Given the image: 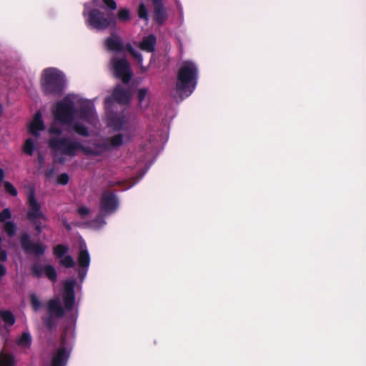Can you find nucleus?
<instances>
[{
	"mask_svg": "<svg viewBox=\"0 0 366 366\" xmlns=\"http://www.w3.org/2000/svg\"><path fill=\"white\" fill-rule=\"evenodd\" d=\"M54 121L48 128L49 146L54 153L55 161L64 163L79 152L99 155L107 149L117 147L124 142L123 134L112 137L105 145H84L71 138H59L66 129L81 136L92 134L99 124L94 104L79 94H69L52 108Z\"/></svg>",
	"mask_w": 366,
	"mask_h": 366,
	"instance_id": "obj_1",
	"label": "nucleus"
},
{
	"mask_svg": "<svg viewBox=\"0 0 366 366\" xmlns=\"http://www.w3.org/2000/svg\"><path fill=\"white\" fill-rule=\"evenodd\" d=\"M101 6L100 0H92L91 3L84 4L83 16L88 27L98 31H103L115 26L116 19L111 14L101 11L99 7Z\"/></svg>",
	"mask_w": 366,
	"mask_h": 366,
	"instance_id": "obj_2",
	"label": "nucleus"
},
{
	"mask_svg": "<svg viewBox=\"0 0 366 366\" xmlns=\"http://www.w3.org/2000/svg\"><path fill=\"white\" fill-rule=\"evenodd\" d=\"M198 78V68L191 61H183L179 66L176 90L182 99L187 97L194 91Z\"/></svg>",
	"mask_w": 366,
	"mask_h": 366,
	"instance_id": "obj_3",
	"label": "nucleus"
},
{
	"mask_svg": "<svg viewBox=\"0 0 366 366\" xmlns=\"http://www.w3.org/2000/svg\"><path fill=\"white\" fill-rule=\"evenodd\" d=\"M75 280H66L63 284V289L61 295L64 301V308L61 306L59 298H54L50 300L47 305V311L51 317H59L64 314V310L70 311L74 307L75 296L74 285Z\"/></svg>",
	"mask_w": 366,
	"mask_h": 366,
	"instance_id": "obj_4",
	"label": "nucleus"
},
{
	"mask_svg": "<svg viewBox=\"0 0 366 366\" xmlns=\"http://www.w3.org/2000/svg\"><path fill=\"white\" fill-rule=\"evenodd\" d=\"M64 74L57 69L47 68L41 74V86L45 94L60 92L65 84Z\"/></svg>",
	"mask_w": 366,
	"mask_h": 366,
	"instance_id": "obj_5",
	"label": "nucleus"
},
{
	"mask_svg": "<svg viewBox=\"0 0 366 366\" xmlns=\"http://www.w3.org/2000/svg\"><path fill=\"white\" fill-rule=\"evenodd\" d=\"M29 210L27 216L29 219L35 226L36 230L40 234L43 228H46L47 226H41L39 220L42 219L46 221L47 217L41 212V205L35 198L34 191L31 190L28 196Z\"/></svg>",
	"mask_w": 366,
	"mask_h": 366,
	"instance_id": "obj_6",
	"label": "nucleus"
},
{
	"mask_svg": "<svg viewBox=\"0 0 366 366\" xmlns=\"http://www.w3.org/2000/svg\"><path fill=\"white\" fill-rule=\"evenodd\" d=\"M111 63L114 75L121 79L122 81L128 82L132 77V73L127 61L124 58H113Z\"/></svg>",
	"mask_w": 366,
	"mask_h": 366,
	"instance_id": "obj_7",
	"label": "nucleus"
},
{
	"mask_svg": "<svg viewBox=\"0 0 366 366\" xmlns=\"http://www.w3.org/2000/svg\"><path fill=\"white\" fill-rule=\"evenodd\" d=\"M78 265L81 269L79 276L83 280L86 274L90 264V255L85 242L80 238L79 239Z\"/></svg>",
	"mask_w": 366,
	"mask_h": 366,
	"instance_id": "obj_8",
	"label": "nucleus"
},
{
	"mask_svg": "<svg viewBox=\"0 0 366 366\" xmlns=\"http://www.w3.org/2000/svg\"><path fill=\"white\" fill-rule=\"evenodd\" d=\"M119 206L117 197L110 192H104L100 201L101 213L104 215L111 214L114 212Z\"/></svg>",
	"mask_w": 366,
	"mask_h": 366,
	"instance_id": "obj_9",
	"label": "nucleus"
},
{
	"mask_svg": "<svg viewBox=\"0 0 366 366\" xmlns=\"http://www.w3.org/2000/svg\"><path fill=\"white\" fill-rule=\"evenodd\" d=\"M132 98L131 92L129 90H125L122 86H118L114 90L112 96L108 98L105 101V107L107 111L108 110L110 104L114 101L121 104H127L130 102Z\"/></svg>",
	"mask_w": 366,
	"mask_h": 366,
	"instance_id": "obj_10",
	"label": "nucleus"
},
{
	"mask_svg": "<svg viewBox=\"0 0 366 366\" xmlns=\"http://www.w3.org/2000/svg\"><path fill=\"white\" fill-rule=\"evenodd\" d=\"M63 346L57 349L52 355L51 366H66L70 354V348L66 346L63 339Z\"/></svg>",
	"mask_w": 366,
	"mask_h": 366,
	"instance_id": "obj_11",
	"label": "nucleus"
},
{
	"mask_svg": "<svg viewBox=\"0 0 366 366\" xmlns=\"http://www.w3.org/2000/svg\"><path fill=\"white\" fill-rule=\"evenodd\" d=\"M28 132L36 137L40 136L41 132L45 129L42 114L40 111L36 112L32 119L28 123Z\"/></svg>",
	"mask_w": 366,
	"mask_h": 366,
	"instance_id": "obj_12",
	"label": "nucleus"
},
{
	"mask_svg": "<svg viewBox=\"0 0 366 366\" xmlns=\"http://www.w3.org/2000/svg\"><path fill=\"white\" fill-rule=\"evenodd\" d=\"M29 235L24 234L21 237V246L24 251L29 254L40 255L45 252L46 247L42 244H31Z\"/></svg>",
	"mask_w": 366,
	"mask_h": 366,
	"instance_id": "obj_13",
	"label": "nucleus"
},
{
	"mask_svg": "<svg viewBox=\"0 0 366 366\" xmlns=\"http://www.w3.org/2000/svg\"><path fill=\"white\" fill-rule=\"evenodd\" d=\"M126 121L125 117L120 114H114L108 117L107 126L114 131H121L126 134L127 131L124 129Z\"/></svg>",
	"mask_w": 366,
	"mask_h": 366,
	"instance_id": "obj_14",
	"label": "nucleus"
},
{
	"mask_svg": "<svg viewBox=\"0 0 366 366\" xmlns=\"http://www.w3.org/2000/svg\"><path fill=\"white\" fill-rule=\"evenodd\" d=\"M34 274L38 277L45 275L52 281L56 280V272L55 269L51 265L42 266L40 264H35L33 267Z\"/></svg>",
	"mask_w": 366,
	"mask_h": 366,
	"instance_id": "obj_15",
	"label": "nucleus"
},
{
	"mask_svg": "<svg viewBox=\"0 0 366 366\" xmlns=\"http://www.w3.org/2000/svg\"><path fill=\"white\" fill-rule=\"evenodd\" d=\"M15 322V317L10 311H0V333L8 332V327Z\"/></svg>",
	"mask_w": 366,
	"mask_h": 366,
	"instance_id": "obj_16",
	"label": "nucleus"
},
{
	"mask_svg": "<svg viewBox=\"0 0 366 366\" xmlns=\"http://www.w3.org/2000/svg\"><path fill=\"white\" fill-rule=\"evenodd\" d=\"M105 46L107 50L117 53L123 49V44L121 38L114 34L105 40Z\"/></svg>",
	"mask_w": 366,
	"mask_h": 366,
	"instance_id": "obj_17",
	"label": "nucleus"
},
{
	"mask_svg": "<svg viewBox=\"0 0 366 366\" xmlns=\"http://www.w3.org/2000/svg\"><path fill=\"white\" fill-rule=\"evenodd\" d=\"M157 43L156 37L152 35H148L142 39V41L139 43V48L147 52H153L154 50V46Z\"/></svg>",
	"mask_w": 366,
	"mask_h": 366,
	"instance_id": "obj_18",
	"label": "nucleus"
},
{
	"mask_svg": "<svg viewBox=\"0 0 366 366\" xmlns=\"http://www.w3.org/2000/svg\"><path fill=\"white\" fill-rule=\"evenodd\" d=\"M137 99L139 102V106L142 109L147 108L150 102V98L148 93V89L146 88L139 89L137 91Z\"/></svg>",
	"mask_w": 366,
	"mask_h": 366,
	"instance_id": "obj_19",
	"label": "nucleus"
},
{
	"mask_svg": "<svg viewBox=\"0 0 366 366\" xmlns=\"http://www.w3.org/2000/svg\"><path fill=\"white\" fill-rule=\"evenodd\" d=\"M117 19L120 22H127L132 19L131 11L127 8H120L117 13Z\"/></svg>",
	"mask_w": 366,
	"mask_h": 366,
	"instance_id": "obj_20",
	"label": "nucleus"
},
{
	"mask_svg": "<svg viewBox=\"0 0 366 366\" xmlns=\"http://www.w3.org/2000/svg\"><path fill=\"white\" fill-rule=\"evenodd\" d=\"M31 343V337L27 332L22 333L21 336L17 340V344L22 348H29Z\"/></svg>",
	"mask_w": 366,
	"mask_h": 366,
	"instance_id": "obj_21",
	"label": "nucleus"
},
{
	"mask_svg": "<svg viewBox=\"0 0 366 366\" xmlns=\"http://www.w3.org/2000/svg\"><path fill=\"white\" fill-rule=\"evenodd\" d=\"M14 358L9 354L0 353V366H14Z\"/></svg>",
	"mask_w": 366,
	"mask_h": 366,
	"instance_id": "obj_22",
	"label": "nucleus"
},
{
	"mask_svg": "<svg viewBox=\"0 0 366 366\" xmlns=\"http://www.w3.org/2000/svg\"><path fill=\"white\" fill-rule=\"evenodd\" d=\"M154 16L156 21L158 23L162 24V22H164V21L167 18V14L164 9L162 6L157 5L154 11Z\"/></svg>",
	"mask_w": 366,
	"mask_h": 366,
	"instance_id": "obj_23",
	"label": "nucleus"
},
{
	"mask_svg": "<svg viewBox=\"0 0 366 366\" xmlns=\"http://www.w3.org/2000/svg\"><path fill=\"white\" fill-rule=\"evenodd\" d=\"M127 49L135 58V59L137 61V63L139 65L140 68L142 69V71H146L147 70V68H145L142 65L143 59L142 54L135 49H134L131 45H128Z\"/></svg>",
	"mask_w": 366,
	"mask_h": 366,
	"instance_id": "obj_24",
	"label": "nucleus"
},
{
	"mask_svg": "<svg viewBox=\"0 0 366 366\" xmlns=\"http://www.w3.org/2000/svg\"><path fill=\"white\" fill-rule=\"evenodd\" d=\"M36 147V142L32 138H28L24 145V152L29 155H31Z\"/></svg>",
	"mask_w": 366,
	"mask_h": 366,
	"instance_id": "obj_25",
	"label": "nucleus"
},
{
	"mask_svg": "<svg viewBox=\"0 0 366 366\" xmlns=\"http://www.w3.org/2000/svg\"><path fill=\"white\" fill-rule=\"evenodd\" d=\"M4 230L10 237H13L16 231V224L11 221H8L4 224Z\"/></svg>",
	"mask_w": 366,
	"mask_h": 366,
	"instance_id": "obj_26",
	"label": "nucleus"
},
{
	"mask_svg": "<svg viewBox=\"0 0 366 366\" xmlns=\"http://www.w3.org/2000/svg\"><path fill=\"white\" fill-rule=\"evenodd\" d=\"M68 250L67 247L59 244L54 247V253L57 258L61 259L67 253Z\"/></svg>",
	"mask_w": 366,
	"mask_h": 366,
	"instance_id": "obj_27",
	"label": "nucleus"
},
{
	"mask_svg": "<svg viewBox=\"0 0 366 366\" xmlns=\"http://www.w3.org/2000/svg\"><path fill=\"white\" fill-rule=\"evenodd\" d=\"M138 16L140 19H142L147 21H148V11L143 3L140 4L139 6Z\"/></svg>",
	"mask_w": 366,
	"mask_h": 366,
	"instance_id": "obj_28",
	"label": "nucleus"
},
{
	"mask_svg": "<svg viewBox=\"0 0 366 366\" xmlns=\"http://www.w3.org/2000/svg\"><path fill=\"white\" fill-rule=\"evenodd\" d=\"M30 299L34 310L38 311L41 307V302L39 297L34 293H31L30 295Z\"/></svg>",
	"mask_w": 366,
	"mask_h": 366,
	"instance_id": "obj_29",
	"label": "nucleus"
},
{
	"mask_svg": "<svg viewBox=\"0 0 366 366\" xmlns=\"http://www.w3.org/2000/svg\"><path fill=\"white\" fill-rule=\"evenodd\" d=\"M61 264L66 267H73L74 266V260L71 256L67 255L66 257H63L61 259Z\"/></svg>",
	"mask_w": 366,
	"mask_h": 366,
	"instance_id": "obj_30",
	"label": "nucleus"
},
{
	"mask_svg": "<svg viewBox=\"0 0 366 366\" xmlns=\"http://www.w3.org/2000/svg\"><path fill=\"white\" fill-rule=\"evenodd\" d=\"M105 224L106 222L104 221V219L102 217H99L92 221L90 223V227L94 229H99L102 228Z\"/></svg>",
	"mask_w": 366,
	"mask_h": 366,
	"instance_id": "obj_31",
	"label": "nucleus"
},
{
	"mask_svg": "<svg viewBox=\"0 0 366 366\" xmlns=\"http://www.w3.org/2000/svg\"><path fill=\"white\" fill-rule=\"evenodd\" d=\"M11 217V214L9 209H4L1 212H0V222H4V224L8 222Z\"/></svg>",
	"mask_w": 366,
	"mask_h": 366,
	"instance_id": "obj_32",
	"label": "nucleus"
},
{
	"mask_svg": "<svg viewBox=\"0 0 366 366\" xmlns=\"http://www.w3.org/2000/svg\"><path fill=\"white\" fill-rule=\"evenodd\" d=\"M4 188H5L6 192L7 193H9V194H11L14 197L17 196V194H18L17 190L9 182H6L4 183Z\"/></svg>",
	"mask_w": 366,
	"mask_h": 366,
	"instance_id": "obj_33",
	"label": "nucleus"
},
{
	"mask_svg": "<svg viewBox=\"0 0 366 366\" xmlns=\"http://www.w3.org/2000/svg\"><path fill=\"white\" fill-rule=\"evenodd\" d=\"M102 1L105 4L106 7L111 11H114L117 8V4L115 0H102Z\"/></svg>",
	"mask_w": 366,
	"mask_h": 366,
	"instance_id": "obj_34",
	"label": "nucleus"
},
{
	"mask_svg": "<svg viewBox=\"0 0 366 366\" xmlns=\"http://www.w3.org/2000/svg\"><path fill=\"white\" fill-rule=\"evenodd\" d=\"M69 180V175L66 173L61 174L57 179V183L61 185H66Z\"/></svg>",
	"mask_w": 366,
	"mask_h": 366,
	"instance_id": "obj_35",
	"label": "nucleus"
},
{
	"mask_svg": "<svg viewBox=\"0 0 366 366\" xmlns=\"http://www.w3.org/2000/svg\"><path fill=\"white\" fill-rule=\"evenodd\" d=\"M78 212L81 217H85L89 213V209L85 206H81L79 208Z\"/></svg>",
	"mask_w": 366,
	"mask_h": 366,
	"instance_id": "obj_36",
	"label": "nucleus"
},
{
	"mask_svg": "<svg viewBox=\"0 0 366 366\" xmlns=\"http://www.w3.org/2000/svg\"><path fill=\"white\" fill-rule=\"evenodd\" d=\"M6 269L5 266L0 262V280L6 274Z\"/></svg>",
	"mask_w": 366,
	"mask_h": 366,
	"instance_id": "obj_37",
	"label": "nucleus"
},
{
	"mask_svg": "<svg viewBox=\"0 0 366 366\" xmlns=\"http://www.w3.org/2000/svg\"><path fill=\"white\" fill-rule=\"evenodd\" d=\"M4 177V170L0 168V182L3 180Z\"/></svg>",
	"mask_w": 366,
	"mask_h": 366,
	"instance_id": "obj_38",
	"label": "nucleus"
},
{
	"mask_svg": "<svg viewBox=\"0 0 366 366\" xmlns=\"http://www.w3.org/2000/svg\"><path fill=\"white\" fill-rule=\"evenodd\" d=\"M2 113H3V107L1 105H0V117L1 116Z\"/></svg>",
	"mask_w": 366,
	"mask_h": 366,
	"instance_id": "obj_39",
	"label": "nucleus"
},
{
	"mask_svg": "<svg viewBox=\"0 0 366 366\" xmlns=\"http://www.w3.org/2000/svg\"><path fill=\"white\" fill-rule=\"evenodd\" d=\"M64 224L66 225V227H67L68 229H71V227L69 224H67L66 223H64Z\"/></svg>",
	"mask_w": 366,
	"mask_h": 366,
	"instance_id": "obj_40",
	"label": "nucleus"
},
{
	"mask_svg": "<svg viewBox=\"0 0 366 366\" xmlns=\"http://www.w3.org/2000/svg\"><path fill=\"white\" fill-rule=\"evenodd\" d=\"M52 172H53V171H50V172H48V174H47V175H48V176L51 175Z\"/></svg>",
	"mask_w": 366,
	"mask_h": 366,
	"instance_id": "obj_41",
	"label": "nucleus"
}]
</instances>
